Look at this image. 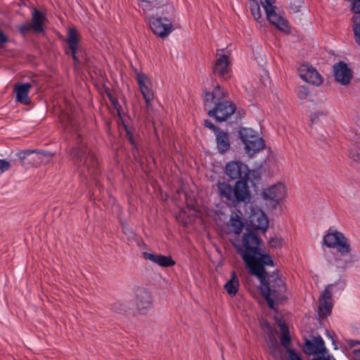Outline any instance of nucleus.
<instances>
[{
	"mask_svg": "<svg viewBox=\"0 0 360 360\" xmlns=\"http://www.w3.org/2000/svg\"><path fill=\"white\" fill-rule=\"evenodd\" d=\"M259 242L260 240L255 234L246 233L243 236L242 246L236 247L237 252L241 255L250 273L259 280L262 295L269 307L274 309L275 302H282L287 300V288L278 270L271 274L266 271L265 266H274V264L269 255L260 251Z\"/></svg>",
	"mask_w": 360,
	"mask_h": 360,
	"instance_id": "f257e3e1",
	"label": "nucleus"
},
{
	"mask_svg": "<svg viewBox=\"0 0 360 360\" xmlns=\"http://www.w3.org/2000/svg\"><path fill=\"white\" fill-rule=\"evenodd\" d=\"M78 137L75 146L70 150V157L84 176H96L100 173L98 160L82 136Z\"/></svg>",
	"mask_w": 360,
	"mask_h": 360,
	"instance_id": "f03ea898",
	"label": "nucleus"
},
{
	"mask_svg": "<svg viewBox=\"0 0 360 360\" xmlns=\"http://www.w3.org/2000/svg\"><path fill=\"white\" fill-rule=\"evenodd\" d=\"M204 105L208 115L219 122L226 123L236 110V106L232 101H219L213 105L208 103H205Z\"/></svg>",
	"mask_w": 360,
	"mask_h": 360,
	"instance_id": "7ed1b4c3",
	"label": "nucleus"
},
{
	"mask_svg": "<svg viewBox=\"0 0 360 360\" xmlns=\"http://www.w3.org/2000/svg\"><path fill=\"white\" fill-rule=\"evenodd\" d=\"M276 0H264L265 6H263L266 15V19L273 25H274L280 31L289 34L290 32V27L288 20L283 15L276 11L274 4Z\"/></svg>",
	"mask_w": 360,
	"mask_h": 360,
	"instance_id": "20e7f679",
	"label": "nucleus"
},
{
	"mask_svg": "<svg viewBox=\"0 0 360 360\" xmlns=\"http://www.w3.org/2000/svg\"><path fill=\"white\" fill-rule=\"evenodd\" d=\"M331 229L323 237V243L328 248H336L342 255H345L351 252L349 240L340 231L330 232Z\"/></svg>",
	"mask_w": 360,
	"mask_h": 360,
	"instance_id": "39448f33",
	"label": "nucleus"
},
{
	"mask_svg": "<svg viewBox=\"0 0 360 360\" xmlns=\"http://www.w3.org/2000/svg\"><path fill=\"white\" fill-rule=\"evenodd\" d=\"M20 164L24 167H30L41 162L49 161L52 155L49 152L38 150H26L17 153Z\"/></svg>",
	"mask_w": 360,
	"mask_h": 360,
	"instance_id": "423d86ee",
	"label": "nucleus"
},
{
	"mask_svg": "<svg viewBox=\"0 0 360 360\" xmlns=\"http://www.w3.org/2000/svg\"><path fill=\"white\" fill-rule=\"evenodd\" d=\"M205 127L210 129L215 135H230L234 134V129H237L238 135H258L259 131L252 128H246L240 127L237 122H228L226 124L225 130H221L220 128L216 127L211 121L205 120L204 121Z\"/></svg>",
	"mask_w": 360,
	"mask_h": 360,
	"instance_id": "0eeeda50",
	"label": "nucleus"
},
{
	"mask_svg": "<svg viewBox=\"0 0 360 360\" xmlns=\"http://www.w3.org/2000/svg\"><path fill=\"white\" fill-rule=\"evenodd\" d=\"M304 352L308 354H318L320 355L313 359V360H335L332 355L328 354L327 349L325 347V343L321 337H314L312 340L306 339L304 344Z\"/></svg>",
	"mask_w": 360,
	"mask_h": 360,
	"instance_id": "6e6552de",
	"label": "nucleus"
},
{
	"mask_svg": "<svg viewBox=\"0 0 360 360\" xmlns=\"http://www.w3.org/2000/svg\"><path fill=\"white\" fill-rule=\"evenodd\" d=\"M150 27L159 37H167L174 30L170 18L153 16L149 20Z\"/></svg>",
	"mask_w": 360,
	"mask_h": 360,
	"instance_id": "1a4fd4ad",
	"label": "nucleus"
},
{
	"mask_svg": "<svg viewBox=\"0 0 360 360\" xmlns=\"http://www.w3.org/2000/svg\"><path fill=\"white\" fill-rule=\"evenodd\" d=\"M46 19V18L44 13L34 8L32 11V22L20 26L19 31L20 34L25 36L32 30L36 33L43 32L44 31V23Z\"/></svg>",
	"mask_w": 360,
	"mask_h": 360,
	"instance_id": "9d476101",
	"label": "nucleus"
},
{
	"mask_svg": "<svg viewBox=\"0 0 360 360\" xmlns=\"http://www.w3.org/2000/svg\"><path fill=\"white\" fill-rule=\"evenodd\" d=\"M332 288L333 284L328 285L319 298L318 314L321 319H326L331 314L333 307Z\"/></svg>",
	"mask_w": 360,
	"mask_h": 360,
	"instance_id": "9b49d317",
	"label": "nucleus"
},
{
	"mask_svg": "<svg viewBox=\"0 0 360 360\" xmlns=\"http://www.w3.org/2000/svg\"><path fill=\"white\" fill-rule=\"evenodd\" d=\"M226 173L231 179L248 181L249 169L241 162H230L226 166Z\"/></svg>",
	"mask_w": 360,
	"mask_h": 360,
	"instance_id": "f8f14e48",
	"label": "nucleus"
},
{
	"mask_svg": "<svg viewBox=\"0 0 360 360\" xmlns=\"http://www.w3.org/2000/svg\"><path fill=\"white\" fill-rule=\"evenodd\" d=\"M285 186L279 183L264 190L262 196L264 200L270 202L272 207H275L285 198Z\"/></svg>",
	"mask_w": 360,
	"mask_h": 360,
	"instance_id": "ddd939ff",
	"label": "nucleus"
},
{
	"mask_svg": "<svg viewBox=\"0 0 360 360\" xmlns=\"http://www.w3.org/2000/svg\"><path fill=\"white\" fill-rule=\"evenodd\" d=\"M244 144L245 153L250 155L259 153L265 147V143L262 136H240Z\"/></svg>",
	"mask_w": 360,
	"mask_h": 360,
	"instance_id": "4468645a",
	"label": "nucleus"
},
{
	"mask_svg": "<svg viewBox=\"0 0 360 360\" xmlns=\"http://www.w3.org/2000/svg\"><path fill=\"white\" fill-rule=\"evenodd\" d=\"M298 71L300 77L308 83L319 86L323 82L321 75L314 68L308 64L300 65Z\"/></svg>",
	"mask_w": 360,
	"mask_h": 360,
	"instance_id": "2eb2a0df",
	"label": "nucleus"
},
{
	"mask_svg": "<svg viewBox=\"0 0 360 360\" xmlns=\"http://www.w3.org/2000/svg\"><path fill=\"white\" fill-rule=\"evenodd\" d=\"M335 80L342 85L349 84L352 78V71L343 61L335 63L333 65Z\"/></svg>",
	"mask_w": 360,
	"mask_h": 360,
	"instance_id": "dca6fc26",
	"label": "nucleus"
},
{
	"mask_svg": "<svg viewBox=\"0 0 360 360\" xmlns=\"http://www.w3.org/2000/svg\"><path fill=\"white\" fill-rule=\"evenodd\" d=\"M230 70L229 57L224 54L219 56L212 68L213 73L221 79L227 80L231 77Z\"/></svg>",
	"mask_w": 360,
	"mask_h": 360,
	"instance_id": "f3484780",
	"label": "nucleus"
},
{
	"mask_svg": "<svg viewBox=\"0 0 360 360\" xmlns=\"http://www.w3.org/2000/svg\"><path fill=\"white\" fill-rule=\"evenodd\" d=\"M248 181L238 180L233 188V203L236 205L241 202H245L250 198L248 190Z\"/></svg>",
	"mask_w": 360,
	"mask_h": 360,
	"instance_id": "a211bd4d",
	"label": "nucleus"
},
{
	"mask_svg": "<svg viewBox=\"0 0 360 360\" xmlns=\"http://www.w3.org/2000/svg\"><path fill=\"white\" fill-rule=\"evenodd\" d=\"M137 82L140 91L146 101L147 107L149 106L150 102L153 99V93L150 87V82L147 77L143 74H137Z\"/></svg>",
	"mask_w": 360,
	"mask_h": 360,
	"instance_id": "6ab92c4d",
	"label": "nucleus"
},
{
	"mask_svg": "<svg viewBox=\"0 0 360 360\" xmlns=\"http://www.w3.org/2000/svg\"><path fill=\"white\" fill-rule=\"evenodd\" d=\"M228 93L223 90L218 84L212 92H205V103H210L211 105L219 103V101H229L227 100Z\"/></svg>",
	"mask_w": 360,
	"mask_h": 360,
	"instance_id": "aec40b11",
	"label": "nucleus"
},
{
	"mask_svg": "<svg viewBox=\"0 0 360 360\" xmlns=\"http://www.w3.org/2000/svg\"><path fill=\"white\" fill-rule=\"evenodd\" d=\"M142 255L145 259L150 260L162 267H169L175 264V262L169 256L153 254L147 252H143Z\"/></svg>",
	"mask_w": 360,
	"mask_h": 360,
	"instance_id": "412c9836",
	"label": "nucleus"
},
{
	"mask_svg": "<svg viewBox=\"0 0 360 360\" xmlns=\"http://www.w3.org/2000/svg\"><path fill=\"white\" fill-rule=\"evenodd\" d=\"M251 222L252 223L255 229L253 230H248L247 233H251L255 234L256 237L260 240V244L262 240L257 236L255 231L257 230H262L263 232H265L269 226V219L264 212H261L259 214L254 216L251 220ZM245 234H246V233H245L243 236Z\"/></svg>",
	"mask_w": 360,
	"mask_h": 360,
	"instance_id": "4be33fe9",
	"label": "nucleus"
},
{
	"mask_svg": "<svg viewBox=\"0 0 360 360\" xmlns=\"http://www.w3.org/2000/svg\"><path fill=\"white\" fill-rule=\"evenodd\" d=\"M136 307L139 311L150 309L152 306V300L149 292L145 289H139L136 292Z\"/></svg>",
	"mask_w": 360,
	"mask_h": 360,
	"instance_id": "5701e85b",
	"label": "nucleus"
},
{
	"mask_svg": "<svg viewBox=\"0 0 360 360\" xmlns=\"http://www.w3.org/2000/svg\"><path fill=\"white\" fill-rule=\"evenodd\" d=\"M31 87L32 85L30 83L15 85L14 90L16 93V101L25 105L29 104L30 101L28 98V94Z\"/></svg>",
	"mask_w": 360,
	"mask_h": 360,
	"instance_id": "b1692460",
	"label": "nucleus"
},
{
	"mask_svg": "<svg viewBox=\"0 0 360 360\" xmlns=\"http://www.w3.org/2000/svg\"><path fill=\"white\" fill-rule=\"evenodd\" d=\"M238 288L239 281L237 278L236 273L233 271L231 273V279L224 285V289L230 296L233 297L237 294Z\"/></svg>",
	"mask_w": 360,
	"mask_h": 360,
	"instance_id": "393cba45",
	"label": "nucleus"
},
{
	"mask_svg": "<svg viewBox=\"0 0 360 360\" xmlns=\"http://www.w3.org/2000/svg\"><path fill=\"white\" fill-rule=\"evenodd\" d=\"M112 309L116 313L134 312L133 303L129 301H116L112 305Z\"/></svg>",
	"mask_w": 360,
	"mask_h": 360,
	"instance_id": "a878e982",
	"label": "nucleus"
},
{
	"mask_svg": "<svg viewBox=\"0 0 360 360\" xmlns=\"http://www.w3.org/2000/svg\"><path fill=\"white\" fill-rule=\"evenodd\" d=\"M221 198L226 199L229 202H233V188L227 183L219 182L217 184Z\"/></svg>",
	"mask_w": 360,
	"mask_h": 360,
	"instance_id": "bb28decb",
	"label": "nucleus"
},
{
	"mask_svg": "<svg viewBox=\"0 0 360 360\" xmlns=\"http://www.w3.org/2000/svg\"><path fill=\"white\" fill-rule=\"evenodd\" d=\"M107 95H108V97L112 105L113 106L114 109L116 110L117 115L119 116V120H118L119 127H120V124H122L123 127L126 130L127 135H131L127 128V126L126 125L125 121L121 117V115H120L121 106L119 104L117 98L114 97L110 93H107Z\"/></svg>",
	"mask_w": 360,
	"mask_h": 360,
	"instance_id": "cd10ccee",
	"label": "nucleus"
},
{
	"mask_svg": "<svg viewBox=\"0 0 360 360\" xmlns=\"http://www.w3.org/2000/svg\"><path fill=\"white\" fill-rule=\"evenodd\" d=\"M229 225L231 228L232 231L236 234H240L243 229V223L239 215L236 213L231 215Z\"/></svg>",
	"mask_w": 360,
	"mask_h": 360,
	"instance_id": "c85d7f7f",
	"label": "nucleus"
},
{
	"mask_svg": "<svg viewBox=\"0 0 360 360\" xmlns=\"http://www.w3.org/2000/svg\"><path fill=\"white\" fill-rule=\"evenodd\" d=\"M79 44H68V49L65 50V53H71L72 58L74 60L75 65H78L82 63V60H85L83 55L80 56L79 55Z\"/></svg>",
	"mask_w": 360,
	"mask_h": 360,
	"instance_id": "c756f323",
	"label": "nucleus"
},
{
	"mask_svg": "<svg viewBox=\"0 0 360 360\" xmlns=\"http://www.w3.org/2000/svg\"><path fill=\"white\" fill-rule=\"evenodd\" d=\"M280 329L281 331V344L288 350V349H290V345L291 343V338L288 328L285 324H281L280 326Z\"/></svg>",
	"mask_w": 360,
	"mask_h": 360,
	"instance_id": "7c9ffc66",
	"label": "nucleus"
},
{
	"mask_svg": "<svg viewBox=\"0 0 360 360\" xmlns=\"http://www.w3.org/2000/svg\"><path fill=\"white\" fill-rule=\"evenodd\" d=\"M65 42L68 44H79L80 36L77 29L75 27H69L67 33Z\"/></svg>",
	"mask_w": 360,
	"mask_h": 360,
	"instance_id": "2f4dec72",
	"label": "nucleus"
},
{
	"mask_svg": "<svg viewBox=\"0 0 360 360\" xmlns=\"http://www.w3.org/2000/svg\"><path fill=\"white\" fill-rule=\"evenodd\" d=\"M219 151L221 153L226 152L230 148L229 136H216Z\"/></svg>",
	"mask_w": 360,
	"mask_h": 360,
	"instance_id": "473e14b6",
	"label": "nucleus"
},
{
	"mask_svg": "<svg viewBox=\"0 0 360 360\" xmlns=\"http://www.w3.org/2000/svg\"><path fill=\"white\" fill-rule=\"evenodd\" d=\"M174 8L172 5H165L162 8V11L160 12V15L158 17H166V18H170L171 20V24L172 25L174 20Z\"/></svg>",
	"mask_w": 360,
	"mask_h": 360,
	"instance_id": "72a5a7b5",
	"label": "nucleus"
},
{
	"mask_svg": "<svg viewBox=\"0 0 360 360\" xmlns=\"http://www.w3.org/2000/svg\"><path fill=\"white\" fill-rule=\"evenodd\" d=\"M250 11L254 18L259 22L262 18V10L257 1H254L250 5Z\"/></svg>",
	"mask_w": 360,
	"mask_h": 360,
	"instance_id": "f704fd0d",
	"label": "nucleus"
},
{
	"mask_svg": "<svg viewBox=\"0 0 360 360\" xmlns=\"http://www.w3.org/2000/svg\"><path fill=\"white\" fill-rule=\"evenodd\" d=\"M297 95L300 100H307L310 95V91L306 86H300Z\"/></svg>",
	"mask_w": 360,
	"mask_h": 360,
	"instance_id": "c9c22d12",
	"label": "nucleus"
},
{
	"mask_svg": "<svg viewBox=\"0 0 360 360\" xmlns=\"http://www.w3.org/2000/svg\"><path fill=\"white\" fill-rule=\"evenodd\" d=\"M354 34L356 43L360 45V15L354 21Z\"/></svg>",
	"mask_w": 360,
	"mask_h": 360,
	"instance_id": "e433bc0d",
	"label": "nucleus"
},
{
	"mask_svg": "<svg viewBox=\"0 0 360 360\" xmlns=\"http://www.w3.org/2000/svg\"><path fill=\"white\" fill-rule=\"evenodd\" d=\"M60 121L64 123L67 127L68 125L72 127L74 124V119L72 115L68 112H62L59 117Z\"/></svg>",
	"mask_w": 360,
	"mask_h": 360,
	"instance_id": "4c0bfd02",
	"label": "nucleus"
},
{
	"mask_svg": "<svg viewBox=\"0 0 360 360\" xmlns=\"http://www.w3.org/2000/svg\"><path fill=\"white\" fill-rule=\"evenodd\" d=\"M303 0H290V8L293 13L300 11V8L302 7Z\"/></svg>",
	"mask_w": 360,
	"mask_h": 360,
	"instance_id": "58836bf2",
	"label": "nucleus"
},
{
	"mask_svg": "<svg viewBox=\"0 0 360 360\" xmlns=\"http://www.w3.org/2000/svg\"><path fill=\"white\" fill-rule=\"evenodd\" d=\"M11 167V164L8 161L4 159H0V174L8 171Z\"/></svg>",
	"mask_w": 360,
	"mask_h": 360,
	"instance_id": "ea45409f",
	"label": "nucleus"
},
{
	"mask_svg": "<svg viewBox=\"0 0 360 360\" xmlns=\"http://www.w3.org/2000/svg\"><path fill=\"white\" fill-rule=\"evenodd\" d=\"M288 359L289 360H303L300 355L297 353H296L293 349H288Z\"/></svg>",
	"mask_w": 360,
	"mask_h": 360,
	"instance_id": "a19ab883",
	"label": "nucleus"
},
{
	"mask_svg": "<svg viewBox=\"0 0 360 360\" xmlns=\"http://www.w3.org/2000/svg\"><path fill=\"white\" fill-rule=\"evenodd\" d=\"M349 157L354 161L358 162L360 159L359 153L353 149H351L349 152Z\"/></svg>",
	"mask_w": 360,
	"mask_h": 360,
	"instance_id": "79ce46f5",
	"label": "nucleus"
},
{
	"mask_svg": "<svg viewBox=\"0 0 360 360\" xmlns=\"http://www.w3.org/2000/svg\"><path fill=\"white\" fill-rule=\"evenodd\" d=\"M352 9L354 13L360 14V0H354Z\"/></svg>",
	"mask_w": 360,
	"mask_h": 360,
	"instance_id": "37998d69",
	"label": "nucleus"
},
{
	"mask_svg": "<svg viewBox=\"0 0 360 360\" xmlns=\"http://www.w3.org/2000/svg\"><path fill=\"white\" fill-rule=\"evenodd\" d=\"M8 41V37L0 30V46H3Z\"/></svg>",
	"mask_w": 360,
	"mask_h": 360,
	"instance_id": "c03bdc74",
	"label": "nucleus"
},
{
	"mask_svg": "<svg viewBox=\"0 0 360 360\" xmlns=\"http://www.w3.org/2000/svg\"><path fill=\"white\" fill-rule=\"evenodd\" d=\"M269 245H270L271 247L276 248V247H278V246L281 245V239H279V238H271V239L269 240Z\"/></svg>",
	"mask_w": 360,
	"mask_h": 360,
	"instance_id": "a18cd8bd",
	"label": "nucleus"
},
{
	"mask_svg": "<svg viewBox=\"0 0 360 360\" xmlns=\"http://www.w3.org/2000/svg\"><path fill=\"white\" fill-rule=\"evenodd\" d=\"M352 360H360V349H354L352 355Z\"/></svg>",
	"mask_w": 360,
	"mask_h": 360,
	"instance_id": "49530a36",
	"label": "nucleus"
},
{
	"mask_svg": "<svg viewBox=\"0 0 360 360\" xmlns=\"http://www.w3.org/2000/svg\"><path fill=\"white\" fill-rule=\"evenodd\" d=\"M319 115H321V113L311 114V115L310 117V120H311V123H314L319 119Z\"/></svg>",
	"mask_w": 360,
	"mask_h": 360,
	"instance_id": "de8ad7c7",
	"label": "nucleus"
},
{
	"mask_svg": "<svg viewBox=\"0 0 360 360\" xmlns=\"http://www.w3.org/2000/svg\"><path fill=\"white\" fill-rule=\"evenodd\" d=\"M138 1H140L143 6H146V7H148V4H150V2L148 0H138Z\"/></svg>",
	"mask_w": 360,
	"mask_h": 360,
	"instance_id": "09e8293b",
	"label": "nucleus"
},
{
	"mask_svg": "<svg viewBox=\"0 0 360 360\" xmlns=\"http://www.w3.org/2000/svg\"><path fill=\"white\" fill-rule=\"evenodd\" d=\"M129 140L130 141L131 143L134 144V136H129Z\"/></svg>",
	"mask_w": 360,
	"mask_h": 360,
	"instance_id": "8fccbe9b",
	"label": "nucleus"
},
{
	"mask_svg": "<svg viewBox=\"0 0 360 360\" xmlns=\"http://www.w3.org/2000/svg\"><path fill=\"white\" fill-rule=\"evenodd\" d=\"M259 1L262 7L265 6L264 0H259Z\"/></svg>",
	"mask_w": 360,
	"mask_h": 360,
	"instance_id": "3c124183",
	"label": "nucleus"
}]
</instances>
